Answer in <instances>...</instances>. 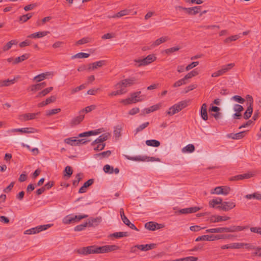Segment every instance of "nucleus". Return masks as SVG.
<instances>
[{
	"label": "nucleus",
	"mask_w": 261,
	"mask_h": 261,
	"mask_svg": "<svg viewBox=\"0 0 261 261\" xmlns=\"http://www.w3.org/2000/svg\"><path fill=\"white\" fill-rule=\"evenodd\" d=\"M109 136H110V134L109 133L102 134L98 138L92 142L91 145L94 146L96 144H100V143H102L105 141H106Z\"/></svg>",
	"instance_id": "obj_13"
},
{
	"label": "nucleus",
	"mask_w": 261,
	"mask_h": 261,
	"mask_svg": "<svg viewBox=\"0 0 261 261\" xmlns=\"http://www.w3.org/2000/svg\"><path fill=\"white\" fill-rule=\"evenodd\" d=\"M91 41V39L89 37H84V38H83L82 39L78 40L76 44L77 45H82V44H85V43H89V42H90Z\"/></svg>",
	"instance_id": "obj_47"
},
{
	"label": "nucleus",
	"mask_w": 261,
	"mask_h": 261,
	"mask_svg": "<svg viewBox=\"0 0 261 261\" xmlns=\"http://www.w3.org/2000/svg\"><path fill=\"white\" fill-rule=\"evenodd\" d=\"M46 84L45 82H42L39 84L33 85L31 86V91H38L39 90L44 87H45Z\"/></svg>",
	"instance_id": "obj_33"
},
{
	"label": "nucleus",
	"mask_w": 261,
	"mask_h": 261,
	"mask_svg": "<svg viewBox=\"0 0 261 261\" xmlns=\"http://www.w3.org/2000/svg\"><path fill=\"white\" fill-rule=\"evenodd\" d=\"M205 241H211L210 235H203L197 237L195 240V241L196 242Z\"/></svg>",
	"instance_id": "obj_49"
},
{
	"label": "nucleus",
	"mask_w": 261,
	"mask_h": 261,
	"mask_svg": "<svg viewBox=\"0 0 261 261\" xmlns=\"http://www.w3.org/2000/svg\"><path fill=\"white\" fill-rule=\"evenodd\" d=\"M30 57V55L29 54H23V55H22L20 57L16 58L13 62V64H18V63L21 62L23 61H25V60H27L28 59H29Z\"/></svg>",
	"instance_id": "obj_28"
},
{
	"label": "nucleus",
	"mask_w": 261,
	"mask_h": 261,
	"mask_svg": "<svg viewBox=\"0 0 261 261\" xmlns=\"http://www.w3.org/2000/svg\"><path fill=\"white\" fill-rule=\"evenodd\" d=\"M195 149V146L193 144H188L182 149V152L184 153H192Z\"/></svg>",
	"instance_id": "obj_34"
},
{
	"label": "nucleus",
	"mask_w": 261,
	"mask_h": 261,
	"mask_svg": "<svg viewBox=\"0 0 261 261\" xmlns=\"http://www.w3.org/2000/svg\"><path fill=\"white\" fill-rule=\"evenodd\" d=\"M254 175V173L251 172L246 173L243 174H239L231 177L230 178V180H243L244 179H248L253 177Z\"/></svg>",
	"instance_id": "obj_10"
},
{
	"label": "nucleus",
	"mask_w": 261,
	"mask_h": 261,
	"mask_svg": "<svg viewBox=\"0 0 261 261\" xmlns=\"http://www.w3.org/2000/svg\"><path fill=\"white\" fill-rule=\"evenodd\" d=\"M247 99V105L248 106L247 109L244 114V118L246 119L249 118L252 113V105H253V98L250 95L246 96Z\"/></svg>",
	"instance_id": "obj_5"
},
{
	"label": "nucleus",
	"mask_w": 261,
	"mask_h": 261,
	"mask_svg": "<svg viewBox=\"0 0 261 261\" xmlns=\"http://www.w3.org/2000/svg\"><path fill=\"white\" fill-rule=\"evenodd\" d=\"M199 64V62L196 61V62H193L191 64H189L186 67V70L187 71L190 70V69H192L193 68L196 67Z\"/></svg>",
	"instance_id": "obj_60"
},
{
	"label": "nucleus",
	"mask_w": 261,
	"mask_h": 261,
	"mask_svg": "<svg viewBox=\"0 0 261 261\" xmlns=\"http://www.w3.org/2000/svg\"><path fill=\"white\" fill-rule=\"evenodd\" d=\"M200 115H201V118L204 120H207L208 117H207V106H206V103L202 104L201 108Z\"/></svg>",
	"instance_id": "obj_26"
},
{
	"label": "nucleus",
	"mask_w": 261,
	"mask_h": 261,
	"mask_svg": "<svg viewBox=\"0 0 261 261\" xmlns=\"http://www.w3.org/2000/svg\"><path fill=\"white\" fill-rule=\"evenodd\" d=\"M136 81V80L134 77L126 79L115 85V87L116 89L123 88L125 89V88L133 85Z\"/></svg>",
	"instance_id": "obj_3"
},
{
	"label": "nucleus",
	"mask_w": 261,
	"mask_h": 261,
	"mask_svg": "<svg viewBox=\"0 0 261 261\" xmlns=\"http://www.w3.org/2000/svg\"><path fill=\"white\" fill-rule=\"evenodd\" d=\"M250 231L261 235V227H252L250 228Z\"/></svg>",
	"instance_id": "obj_64"
},
{
	"label": "nucleus",
	"mask_w": 261,
	"mask_h": 261,
	"mask_svg": "<svg viewBox=\"0 0 261 261\" xmlns=\"http://www.w3.org/2000/svg\"><path fill=\"white\" fill-rule=\"evenodd\" d=\"M101 221V218L100 217H97L95 218H90L86 222L89 227H95L97 226Z\"/></svg>",
	"instance_id": "obj_18"
},
{
	"label": "nucleus",
	"mask_w": 261,
	"mask_h": 261,
	"mask_svg": "<svg viewBox=\"0 0 261 261\" xmlns=\"http://www.w3.org/2000/svg\"><path fill=\"white\" fill-rule=\"evenodd\" d=\"M51 74V73L50 72L42 73L35 76L34 80H35L36 82H39L44 80L45 78H46L47 76L50 75Z\"/></svg>",
	"instance_id": "obj_24"
},
{
	"label": "nucleus",
	"mask_w": 261,
	"mask_h": 261,
	"mask_svg": "<svg viewBox=\"0 0 261 261\" xmlns=\"http://www.w3.org/2000/svg\"><path fill=\"white\" fill-rule=\"evenodd\" d=\"M234 66V63H229L221 66V70L223 72V73L225 74L226 72L232 69Z\"/></svg>",
	"instance_id": "obj_36"
},
{
	"label": "nucleus",
	"mask_w": 261,
	"mask_h": 261,
	"mask_svg": "<svg viewBox=\"0 0 261 261\" xmlns=\"http://www.w3.org/2000/svg\"><path fill=\"white\" fill-rule=\"evenodd\" d=\"M90 55L87 53H79L75 55L72 56L71 58L72 59H75V58H87L89 57Z\"/></svg>",
	"instance_id": "obj_45"
},
{
	"label": "nucleus",
	"mask_w": 261,
	"mask_h": 261,
	"mask_svg": "<svg viewBox=\"0 0 261 261\" xmlns=\"http://www.w3.org/2000/svg\"><path fill=\"white\" fill-rule=\"evenodd\" d=\"M222 227L211 228L206 230L207 233H222Z\"/></svg>",
	"instance_id": "obj_54"
},
{
	"label": "nucleus",
	"mask_w": 261,
	"mask_h": 261,
	"mask_svg": "<svg viewBox=\"0 0 261 261\" xmlns=\"http://www.w3.org/2000/svg\"><path fill=\"white\" fill-rule=\"evenodd\" d=\"M245 197L248 199L255 198L257 200H261V194L258 193H254L252 194H247L245 196Z\"/></svg>",
	"instance_id": "obj_40"
},
{
	"label": "nucleus",
	"mask_w": 261,
	"mask_h": 261,
	"mask_svg": "<svg viewBox=\"0 0 261 261\" xmlns=\"http://www.w3.org/2000/svg\"><path fill=\"white\" fill-rule=\"evenodd\" d=\"M122 221L125 225H126L127 226H128L130 228L135 230H137V231H138V228L135 226V225L134 224L132 223L129 221V220L127 219V217H126L125 219L122 220Z\"/></svg>",
	"instance_id": "obj_42"
},
{
	"label": "nucleus",
	"mask_w": 261,
	"mask_h": 261,
	"mask_svg": "<svg viewBox=\"0 0 261 261\" xmlns=\"http://www.w3.org/2000/svg\"><path fill=\"white\" fill-rule=\"evenodd\" d=\"M15 81H15V78H14L13 79H12V80L8 79V80H4V81H2L1 86H2V87L9 86L11 85L14 84L15 83Z\"/></svg>",
	"instance_id": "obj_44"
},
{
	"label": "nucleus",
	"mask_w": 261,
	"mask_h": 261,
	"mask_svg": "<svg viewBox=\"0 0 261 261\" xmlns=\"http://www.w3.org/2000/svg\"><path fill=\"white\" fill-rule=\"evenodd\" d=\"M53 90V87H50L44 89L42 90L41 92H39L38 94L36 95L37 98L45 96L48 93L50 92Z\"/></svg>",
	"instance_id": "obj_29"
},
{
	"label": "nucleus",
	"mask_w": 261,
	"mask_h": 261,
	"mask_svg": "<svg viewBox=\"0 0 261 261\" xmlns=\"http://www.w3.org/2000/svg\"><path fill=\"white\" fill-rule=\"evenodd\" d=\"M94 182V179H89L87 181H86L83 186L81 187V188L79 189V193H83L86 192L87 188L92 185Z\"/></svg>",
	"instance_id": "obj_20"
},
{
	"label": "nucleus",
	"mask_w": 261,
	"mask_h": 261,
	"mask_svg": "<svg viewBox=\"0 0 261 261\" xmlns=\"http://www.w3.org/2000/svg\"><path fill=\"white\" fill-rule=\"evenodd\" d=\"M49 33L48 31L38 32L33 33L28 36V38H40L42 37L45 36Z\"/></svg>",
	"instance_id": "obj_22"
},
{
	"label": "nucleus",
	"mask_w": 261,
	"mask_h": 261,
	"mask_svg": "<svg viewBox=\"0 0 261 261\" xmlns=\"http://www.w3.org/2000/svg\"><path fill=\"white\" fill-rule=\"evenodd\" d=\"M230 219L228 216H219V215H213L210 217L209 220L211 223H218L222 221H227Z\"/></svg>",
	"instance_id": "obj_9"
},
{
	"label": "nucleus",
	"mask_w": 261,
	"mask_h": 261,
	"mask_svg": "<svg viewBox=\"0 0 261 261\" xmlns=\"http://www.w3.org/2000/svg\"><path fill=\"white\" fill-rule=\"evenodd\" d=\"M236 206V204L233 202L228 201V202H223L222 203V205L217 207V208L222 210L225 212L228 211Z\"/></svg>",
	"instance_id": "obj_7"
},
{
	"label": "nucleus",
	"mask_w": 261,
	"mask_h": 261,
	"mask_svg": "<svg viewBox=\"0 0 261 261\" xmlns=\"http://www.w3.org/2000/svg\"><path fill=\"white\" fill-rule=\"evenodd\" d=\"M61 111V109L59 108L54 109L52 110H48L46 111V115L47 116H51L54 114H57Z\"/></svg>",
	"instance_id": "obj_53"
},
{
	"label": "nucleus",
	"mask_w": 261,
	"mask_h": 261,
	"mask_svg": "<svg viewBox=\"0 0 261 261\" xmlns=\"http://www.w3.org/2000/svg\"><path fill=\"white\" fill-rule=\"evenodd\" d=\"M231 99L234 100V101L240 103H243L245 102V99L242 98L239 95H234L232 98Z\"/></svg>",
	"instance_id": "obj_58"
},
{
	"label": "nucleus",
	"mask_w": 261,
	"mask_h": 261,
	"mask_svg": "<svg viewBox=\"0 0 261 261\" xmlns=\"http://www.w3.org/2000/svg\"><path fill=\"white\" fill-rule=\"evenodd\" d=\"M146 144L148 146L158 147L160 145V142L156 140H148L146 141Z\"/></svg>",
	"instance_id": "obj_41"
},
{
	"label": "nucleus",
	"mask_w": 261,
	"mask_h": 261,
	"mask_svg": "<svg viewBox=\"0 0 261 261\" xmlns=\"http://www.w3.org/2000/svg\"><path fill=\"white\" fill-rule=\"evenodd\" d=\"M130 11L128 9H124L123 10L120 11L115 15L112 16L113 18H116V17H121L123 16H125L127 15H128Z\"/></svg>",
	"instance_id": "obj_38"
},
{
	"label": "nucleus",
	"mask_w": 261,
	"mask_h": 261,
	"mask_svg": "<svg viewBox=\"0 0 261 261\" xmlns=\"http://www.w3.org/2000/svg\"><path fill=\"white\" fill-rule=\"evenodd\" d=\"M240 37V35H232L231 36H230L227 38H226L225 40H224V42L225 43H229L231 41H236L237 40V39H238Z\"/></svg>",
	"instance_id": "obj_48"
},
{
	"label": "nucleus",
	"mask_w": 261,
	"mask_h": 261,
	"mask_svg": "<svg viewBox=\"0 0 261 261\" xmlns=\"http://www.w3.org/2000/svg\"><path fill=\"white\" fill-rule=\"evenodd\" d=\"M145 227L149 230H155L156 229V226L155 225V222L150 221L147 222L145 224Z\"/></svg>",
	"instance_id": "obj_43"
},
{
	"label": "nucleus",
	"mask_w": 261,
	"mask_h": 261,
	"mask_svg": "<svg viewBox=\"0 0 261 261\" xmlns=\"http://www.w3.org/2000/svg\"><path fill=\"white\" fill-rule=\"evenodd\" d=\"M105 246L106 253L119 249V247L115 245H108Z\"/></svg>",
	"instance_id": "obj_39"
},
{
	"label": "nucleus",
	"mask_w": 261,
	"mask_h": 261,
	"mask_svg": "<svg viewBox=\"0 0 261 261\" xmlns=\"http://www.w3.org/2000/svg\"><path fill=\"white\" fill-rule=\"evenodd\" d=\"M18 43L16 40H12L9 41L7 44L4 45L3 47V50L4 51H6L10 49L13 45H16Z\"/></svg>",
	"instance_id": "obj_30"
},
{
	"label": "nucleus",
	"mask_w": 261,
	"mask_h": 261,
	"mask_svg": "<svg viewBox=\"0 0 261 261\" xmlns=\"http://www.w3.org/2000/svg\"><path fill=\"white\" fill-rule=\"evenodd\" d=\"M102 132H84L79 135L77 137H71L65 139L64 141L66 143L71 145L72 146L80 145L81 144H84L88 142H89L90 140H86V139H78L79 137H89L93 135H96Z\"/></svg>",
	"instance_id": "obj_1"
},
{
	"label": "nucleus",
	"mask_w": 261,
	"mask_h": 261,
	"mask_svg": "<svg viewBox=\"0 0 261 261\" xmlns=\"http://www.w3.org/2000/svg\"><path fill=\"white\" fill-rule=\"evenodd\" d=\"M64 172V175L65 176L70 177L73 173V170L72 169V168L70 166H67L65 167Z\"/></svg>",
	"instance_id": "obj_46"
},
{
	"label": "nucleus",
	"mask_w": 261,
	"mask_h": 261,
	"mask_svg": "<svg viewBox=\"0 0 261 261\" xmlns=\"http://www.w3.org/2000/svg\"><path fill=\"white\" fill-rule=\"evenodd\" d=\"M103 170L106 173L112 174L113 173V168L109 165L104 166Z\"/></svg>",
	"instance_id": "obj_57"
},
{
	"label": "nucleus",
	"mask_w": 261,
	"mask_h": 261,
	"mask_svg": "<svg viewBox=\"0 0 261 261\" xmlns=\"http://www.w3.org/2000/svg\"><path fill=\"white\" fill-rule=\"evenodd\" d=\"M88 216L87 215H76L74 216L68 215L64 218L63 223L64 224H68L71 223L73 222H78L82 219L87 218Z\"/></svg>",
	"instance_id": "obj_4"
},
{
	"label": "nucleus",
	"mask_w": 261,
	"mask_h": 261,
	"mask_svg": "<svg viewBox=\"0 0 261 261\" xmlns=\"http://www.w3.org/2000/svg\"><path fill=\"white\" fill-rule=\"evenodd\" d=\"M201 209V207L198 206H194L192 207L185 208L179 210L180 214H186L190 213H194Z\"/></svg>",
	"instance_id": "obj_14"
},
{
	"label": "nucleus",
	"mask_w": 261,
	"mask_h": 261,
	"mask_svg": "<svg viewBox=\"0 0 261 261\" xmlns=\"http://www.w3.org/2000/svg\"><path fill=\"white\" fill-rule=\"evenodd\" d=\"M180 48L178 46H175L171 48H168L165 50V53L167 54H171L175 51H177L179 50Z\"/></svg>",
	"instance_id": "obj_61"
},
{
	"label": "nucleus",
	"mask_w": 261,
	"mask_h": 261,
	"mask_svg": "<svg viewBox=\"0 0 261 261\" xmlns=\"http://www.w3.org/2000/svg\"><path fill=\"white\" fill-rule=\"evenodd\" d=\"M186 84V82H185L184 79L182 78V79L176 81V82H175L174 83V84L173 85V87L176 88V87H178L182 85H185Z\"/></svg>",
	"instance_id": "obj_59"
},
{
	"label": "nucleus",
	"mask_w": 261,
	"mask_h": 261,
	"mask_svg": "<svg viewBox=\"0 0 261 261\" xmlns=\"http://www.w3.org/2000/svg\"><path fill=\"white\" fill-rule=\"evenodd\" d=\"M132 160L137 161H158L160 162V159L159 158H155L154 157H147L145 156H137L135 157H133L131 158Z\"/></svg>",
	"instance_id": "obj_11"
},
{
	"label": "nucleus",
	"mask_w": 261,
	"mask_h": 261,
	"mask_svg": "<svg viewBox=\"0 0 261 261\" xmlns=\"http://www.w3.org/2000/svg\"><path fill=\"white\" fill-rule=\"evenodd\" d=\"M140 94L141 91H138L131 94L130 98L132 101V103L141 101L143 100L144 98L142 97V96H140Z\"/></svg>",
	"instance_id": "obj_17"
},
{
	"label": "nucleus",
	"mask_w": 261,
	"mask_h": 261,
	"mask_svg": "<svg viewBox=\"0 0 261 261\" xmlns=\"http://www.w3.org/2000/svg\"><path fill=\"white\" fill-rule=\"evenodd\" d=\"M106 64V61L104 60H100L97 62H93L89 65L88 70H95L97 69L98 67H102Z\"/></svg>",
	"instance_id": "obj_16"
},
{
	"label": "nucleus",
	"mask_w": 261,
	"mask_h": 261,
	"mask_svg": "<svg viewBox=\"0 0 261 261\" xmlns=\"http://www.w3.org/2000/svg\"><path fill=\"white\" fill-rule=\"evenodd\" d=\"M86 88V85L85 84H82L80 86L73 88L71 90V94H74V93L80 91V90L84 89Z\"/></svg>",
	"instance_id": "obj_52"
},
{
	"label": "nucleus",
	"mask_w": 261,
	"mask_h": 261,
	"mask_svg": "<svg viewBox=\"0 0 261 261\" xmlns=\"http://www.w3.org/2000/svg\"><path fill=\"white\" fill-rule=\"evenodd\" d=\"M155 246V244L152 243L149 244L140 245H139V250L141 251H147L153 249Z\"/></svg>",
	"instance_id": "obj_27"
},
{
	"label": "nucleus",
	"mask_w": 261,
	"mask_h": 261,
	"mask_svg": "<svg viewBox=\"0 0 261 261\" xmlns=\"http://www.w3.org/2000/svg\"><path fill=\"white\" fill-rule=\"evenodd\" d=\"M80 254L86 255L92 253H104L106 252V246L97 247L95 245L82 247L76 250Z\"/></svg>",
	"instance_id": "obj_2"
},
{
	"label": "nucleus",
	"mask_w": 261,
	"mask_h": 261,
	"mask_svg": "<svg viewBox=\"0 0 261 261\" xmlns=\"http://www.w3.org/2000/svg\"><path fill=\"white\" fill-rule=\"evenodd\" d=\"M248 228V226H235L231 225L230 226V232H234L241 231Z\"/></svg>",
	"instance_id": "obj_32"
},
{
	"label": "nucleus",
	"mask_w": 261,
	"mask_h": 261,
	"mask_svg": "<svg viewBox=\"0 0 261 261\" xmlns=\"http://www.w3.org/2000/svg\"><path fill=\"white\" fill-rule=\"evenodd\" d=\"M246 132H239L237 133H230L226 135L228 138L234 140H239L243 138L246 135Z\"/></svg>",
	"instance_id": "obj_12"
},
{
	"label": "nucleus",
	"mask_w": 261,
	"mask_h": 261,
	"mask_svg": "<svg viewBox=\"0 0 261 261\" xmlns=\"http://www.w3.org/2000/svg\"><path fill=\"white\" fill-rule=\"evenodd\" d=\"M156 60V57L153 55H149L141 61L143 66H146L152 63Z\"/></svg>",
	"instance_id": "obj_19"
},
{
	"label": "nucleus",
	"mask_w": 261,
	"mask_h": 261,
	"mask_svg": "<svg viewBox=\"0 0 261 261\" xmlns=\"http://www.w3.org/2000/svg\"><path fill=\"white\" fill-rule=\"evenodd\" d=\"M111 151L110 150H107L99 153L96 154L95 155L97 156H100V158L102 159L109 156L111 155Z\"/></svg>",
	"instance_id": "obj_50"
},
{
	"label": "nucleus",
	"mask_w": 261,
	"mask_h": 261,
	"mask_svg": "<svg viewBox=\"0 0 261 261\" xmlns=\"http://www.w3.org/2000/svg\"><path fill=\"white\" fill-rule=\"evenodd\" d=\"M169 40V38L167 36H163L160 38L156 39L151 44V47H154L156 46L160 45L161 44L164 43Z\"/></svg>",
	"instance_id": "obj_21"
},
{
	"label": "nucleus",
	"mask_w": 261,
	"mask_h": 261,
	"mask_svg": "<svg viewBox=\"0 0 261 261\" xmlns=\"http://www.w3.org/2000/svg\"><path fill=\"white\" fill-rule=\"evenodd\" d=\"M233 236L231 234H217V235H214L212 234L210 235L211 238V241L216 240H226L228 239L231 237H232Z\"/></svg>",
	"instance_id": "obj_15"
},
{
	"label": "nucleus",
	"mask_w": 261,
	"mask_h": 261,
	"mask_svg": "<svg viewBox=\"0 0 261 261\" xmlns=\"http://www.w3.org/2000/svg\"><path fill=\"white\" fill-rule=\"evenodd\" d=\"M198 258L194 256H188L180 258L181 261H197Z\"/></svg>",
	"instance_id": "obj_63"
},
{
	"label": "nucleus",
	"mask_w": 261,
	"mask_h": 261,
	"mask_svg": "<svg viewBox=\"0 0 261 261\" xmlns=\"http://www.w3.org/2000/svg\"><path fill=\"white\" fill-rule=\"evenodd\" d=\"M118 89L119 90H118L117 91H113L111 93H109V96H116V95L123 94L126 92V91L123 88H119Z\"/></svg>",
	"instance_id": "obj_37"
},
{
	"label": "nucleus",
	"mask_w": 261,
	"mask_h": 261,
	"mask_svg": "<svg viewBox=\"0 0 261 261\" xmlns=\"http://www.w3.org/2000/svg\"><path fill=\"white\" fill-rule=\"evenodd\" d=\"M81 175L82 174L81 173L77 174L76 176V179L73 181V185L74 187H76L80 180L82 179Z\"/></svg>",
	"instance_id": "obj_62"
},
{
	"label": "nucleus",
	"mask_w": 261,
	"mask_h": 261,
	"mask_svg": "<svg viewBox=\"0 0 261 261\" xmlns=\"http://www.w3.org/2000/svg\"><path fill=\"white\" fill-rule=\"evenodd\" d=\"M87 226H88V225L87 222H86L84 224H80V225H78L74 227V230L75 231H82V230L85 229V228Z\"/></svg>",
	"instance_id": "obj_51"
},
{
	"label": "nucleus",
	"mask_w": 261,
	"mask_h": 261,
	"mask_svg": "<svg viewBox=\"0 0 261 261\" xmlns=\"http://www.w3.org/2000/svg\"><path fill=\"white\" fill-rule=\"evenodd\" d=\"M40 112L23 114L19 116V119L22 121H28L35 119L40 115Z\"/></svg>",
	"instance_id": "obj_8"
},
{
	"label": "nucleus",
	"mask_w": 261,
	"mask_h": 261,
	"mask_svg": "<svg viewBox=\"0 0 261 261\" xmlns=\"http://www.w3.org/2000/svg\"><path fill=\"white\" fill-rule=\"evenodd\" d=\"M222 199L221 198H217L213 199L209 201V205L211 207H214L215 205L220 204L222 205Z\"/></svg>",
	"instance_id": "obj_35"
},
{
	"label": "nucleus",
	"mask_w": 261,
	"mask_h": 261,
	"mask_svg": "<svg viewBox=\"0 0 261 261\" xmlns=\"http://www.w3.org/2000/svg\"><path fill=\"white\" fill-rule=\"evenodd\" d=\"M37 226L35 227L32 228L31 229H28L25 230L24 232V234H35L37 233H39Z\"/></svg>",
	"instance_id": "obj_55"
},
{
	"label": "nucleus",
	"mask_w": 261,
	"mask_h": 261,
	"mask_svg": "<svg viewBox=\"0 0 261 261\" xmlns=\"http://www.w3.org/2000/svg\"><path fill=\"white\" fill-rule=\"evenodd\" d=\"M160 107V105L159 104H157L155 105L152 106L151 107L148 108H145L142 111V113L144 115L149 114L151 112H153L155 111L158 110Z\"/></svg>",
	"instance_id": "obj_25"
},
{
	"label": "nucleus",
	"mask_w": 261,
	"mask_h": 261,
	"mask_svg": "<svg viewBox=\"0 0 261 261\" xmlns=\"http://www.w3.org/2000/svg\"><path fill=\"white\" fill-rule=\"evenodd\" d=\"M84 117L85 115L84 114V111H80L79 112V115L71 120L70 125L72 126L78 125L83 121Z\"/></svg>",
	"instance_id": "obj_6"
},
{
	"label": "nucleus",
	"mask_w": 261,
	"mask_h": 261,
	"mask_svg": "<svg viewBox=\"0 0 261 261\" xmlns=\"http://www.w3.org/2000/svg\"><path fill=\"white\" fill-rule=\"evenodd\" d=\"M201 7V6H195L191 8H188L187 14L191 15H195L200 12Z\"/></svg>",
	"instance_id": "obj_23"
},
{
	"label": "nucleus",
	"mask_w": 261,
	"mask_h": 261,
	"mask_svg": "<svg viewBox=\"0 0 261 261\" xmlns=\"http://www.w3.org/2000/svg\"><path fill=\"white\" fill-rule=\"evenodd\" d=\"M128 233L127 232H116L110 234L109 237H114L118 239L122 237H127Z\"/></svg>",
	"instance_id": "obj_31"
},
{
	"label": "nucleus",
	"mask_w": 261,
	"mask_h": 261,
	"mask_svg": "<svg viewBox=\"0 0 261 261\" xmlns=\"http://www.w3.org/2000/svg\"><path fill=\"white\" fill-rule=\"evenodd\" d=\"M222 186L216 187L211 191V193L212 194H222Z\"/></svg>",
	"instance_id": "obj_56"
}]
</instances>
